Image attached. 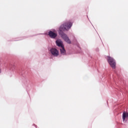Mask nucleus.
<instances>
[{
	"mask_svg": "<svg viewBox=\"0 0 128 128\" xmlns=\"http://www.w3.org/2000/svg\"><path fill=\"white\" fill-rule=\"evenodd\" d=\"M128 118V113L126 112H123L122 114V120L123 122H124L126 120V118Z\"/></svg>",
	"mask_w": 128,
	"mask_h": 128,
	"instance_id": "obj_5",
	"label": "nucleus"
},
{
	"mask_svg": "<svg viewBox=\"0 0 128 128\" xmlns=\"http://www.w3.org/2000/svg\"><path fill=\"white\" fill-rule=\"evenodd\" d=\"M48 36L51 38H56L58 36V33L56 32L50 31Z\"/></svg>",
	"mask_w": 128,
	"mask_h": 128,
	"instance_id": "obj_4",
	"label": "nucleus"
},
{
	"mask_svg": "<svg viewBox=\"0 0 128 128\" xmlns=\"http://www.w3.org/2000/svg\"><path fill=\"white\" fill-rule=\"evenodd\" d=\"M56 44L58 46H60V48H63L64 45L62 44V41H60L58 40H57L56 41Z\"/></svg>",
	"mask_w": 128,
	"mask_h": 128,
	"instance_id": "obj_6",
	"label": "nucleus"
},
{
	"mask_svg": "<svg viewBox=\"0 0 128 128\" xmlns=\"http://www.w3.org/2000/svg\"><path fill=\"white\" fill-rule=\"evenodd\" d=\"M60 51L61 54H62V56H64L66 54V50L64 49V46L61 48L60 49Z\"/></svg>",
	"mask_w": 128,
	"mask_h": 128,
	"instance_id": "obj_7",
	"label": "nucleus"
},
{
	"mask_svg": "<svg viewBox=\"0 0 128 128\" xmlns=\"http://www.w3.org/2000/svg\"><path fill=\"white\" fill-rule=\"evenodd\" d=\"M50 52L52 56H58L59 54H58V50H56V48H52L50 50Z\"/></svg>",
	"mask_w": 128,
	"mask_h": 128,
	"instance_id": "obj_3",
	"label": "nucleus"
},
{
	"mask_svg": "<svg viewBox=\"0 0 128 128\" xmlns=\"http://www.w3.org/2000/svg\"><path fill=\"white\" fill-rule=\"evenodd\" d=\"M72 23L70 22H67L61 25L59 28L60 36L61 38H62L65 40V42L69 44H72V42H70V38H68V36H66V34L64 32V30H70V28H72Z\"/></svg>",
	"mask_w": 128,
	"mask_h": 128,
	"instance_id": "obj_1",
	"label": "nucleus"
},
{
	"mask_svg": "<svg viewBox=\"0 0 128 128\" xmlns=\"http://www.w3.org/2000/svg\"><path fill=\"white\" fill-rule=\"evenodd\" d=\"M108 62L110 64L111 68H116V60H114L112 58L109 56H108Z\"/></svg>",
	"mask_w": 128,
	"mask_h": 128,
	"instance_id": "obj_2",
	"label": "nucleus"
},
{
	"mask_svg": "<svg viewBox=\"0 0 128 128\" xmlns=\"http://www.w3.org/2000/svg\"><path fill=\"white\" fill-rule=\"evenodd\" d=\"M0 72H2V70H0Z\"/></svg>",
	"mask_w": 128,
	"mask_h": 128,
	"instance_id": "obj_8",
	"label": "nucleus"
}]
</instances>
